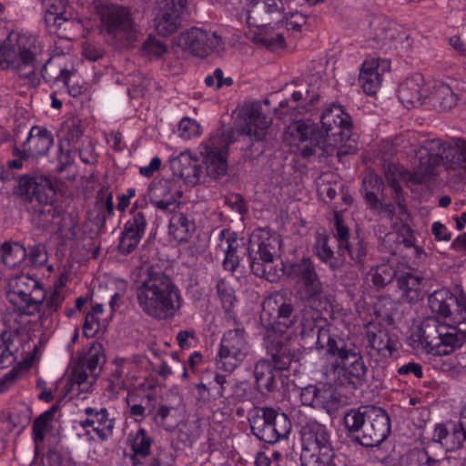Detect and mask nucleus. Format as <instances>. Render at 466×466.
Wrapping results in <instances>:
<instances>
[{"mask_svg":"<svg viewBox=\"0 0 466 466\" xmlns=\"http://www.w3.org/2000/svg\"><path fill=\"white\" fill-rule=\"evenodd\" d=\"M168 229L176 240L187 242L196 230V224L190 216L175 210L169 219Z\"/></svg>","mask_w":466,"mask_h":466,"instance_id":"32","label":"nucleus"},{"mask_svg":"<svg viewBox=\"0 0 466 466\" xmlns=\"http://www.w3.org/2000/svg\"><path fill=\"white\" fill-rule=\"evenodd\" d=\"M319 333V339L315 342L316 348L319 350H325L328 358H334L332 366L336 368L350 358H354L360 350L354 342L331 334L330 329H322Z\"/></svg>","mask_w":466,"mask_h":466,"instance_id":"16","label":"nucleus"},{"mask_svg":"<svg viewBox=\"0 0 466 466\" xmlns=\"http://www.w3.org/2000/svg\"><path fill=\"white\" fill-rule=\"evenodd\" d=\"M65 297L63 293L57 289H55L46 301V305L42 308L43 311L39 316V322L42 326L54 312L57 311L61 307Z\"/></svg>","mask_w":466,"mask_h":466,"instance_id":"49","label":"nucleus"},{"mask_svg":"<svg viewBox=\"0 0 466 466\" xmlns=\"http://www.w3.org/2000/svg\"><path fill=\"white\" fill-rule=\"evenodd\" d=\"M152 439L147 435L145 429L140 428L131 441V450L133 451L130 456L132 466L142 464L141 459H145L150 454Z\"/></svg>","mask_w":466,"mask_h":466,"instance_id":"37","label":"nucleus"},{"mask_svg":"<svg viewBox=\"0 0 466 466\" xmlns=\"http://www.w3.org/2000/svg\"><path fill=\"white\" fill-rule=\"evenodd\" d=\"M419 341L429 354L450 355L466 342V329L447 326L436 318H428L419 329Z\"/></svg>","mask_w":466,"mask_h":466,"instance_id":"6","label":"nucleus"},{"mask_svg":"<svg viewBox=\"0 0 466 466\" xmlns=\"http://www.w3.org/2000/svg\"><path fill=\"white\" fill-rule=\"evenodd\" d=\"M182 191L177 183L170 179H161L154 183L149 189L150 203L159 210L173 212L179 205Z\"/></svg>","mask_w":466,"mask_h":466,"instance_id":"20","label":"nucleus"},{"mask_svg":"<svg viewBox=\"0 0 466 466\" xmlns=\"http://www.w3.org/2000/svg\"><path fill=\"white\" fill-rule=\"evenodd\" d=\"M365 347L370 358L376 356L381 359L390 358L393 352L397 350L395 340L390 337L389 331L384 329H378L376 331L367 330Z\"/></svg>","mask_w":466,"mask_h":466,"instance_id":"25","label":"nucleus"},{"mask_svg":"<svg viewBox=\"0 0 466 466\" xmlns=\"http://www.w3.org/2000/svg\"><path fill=\"white\" fill-rule=\"evenodd\" d=\"M57 160L58 165L56 167V170L60 173L64 172L74 162L71 147H66L63 142H59L58 145Z\"/></svg>","mask_w":466,"mask_h":466,"instance_id":"62","label":"nucleus"},{"mask_svg":"<svg viewBox=\"0 0 466 466\" xmlns=\"http://www.w3.org/2000/svg\"><path fill=\"white\" fill-rule=\"evenodd\" d=\"M335 455H329L327 459L319 454L308 453V451H301L300 461L302 466H336L333 462Z\"/></svg>","mask_w":466,"mask_h":466,"instance_id":"58","label":"nucleus"},{"mask_svg":"<svg viewBox=\"0 0 466 466\" xmlns=\"http://www.w3.org/2000/svg\"><path fill=\"white\" fill-rule=\"evenodd\" d=\"M337 400L332 388L309 385L300 391V401L305 406L321 408L328 413L334 410V400Z\"/></svg>","mask_w":466,"mask_h":466,"instance_id":"26","label":"nucleus"},{"mask_svg":"<svg viewBox=\"0 0 466 466\" xmlns=\"http://www.w3.org/2000/svg\"><path fill=\"white\" fill-rule=\"evenodd\" d=\"M13 340L11 334L4 331L0 335V369L9 367L15 360L14 352L11 350Z\"/></svg>","mask_w":466,"mask_h":466,"instance_id":"50","label":"nucleus"},{"mask_svg":"<svg viewBox=\"0 0 466 466\" xmlns=\"http://www.w3.org/2000/svg\"><path fill=\"white\" fill-rule=\"evenodd\" d=\"M281 0H250L248 9V22L250 25L262 27L282 15Z\"/></svg>","mask_w":466,"mask_h":466,"instance_id":"21","label":"nucleus"},{"mask_svg":"<svg viewBox=\"0 0 466 466\" xmlns=\"http://www.w3.org/2000/svg\"><path fill=\"white\" fill-rule=\"evenodd\" d=\"M369 275L371 282L377 289H382L391 283L394 279L397 280L398 288L403 294L401 298L409 303L419 301L421 299L420 283L421 279L410 272L397 275V271L390 264H381L371 268Z\"/></svg>","mask_w":466,"mask_h":466,"instance_id":"13","label":"nucleus"},{"mask_svg":"<svg viewBox=\"0 0 466 466\" xmlns=\"http://www.w3.org/2000/svg\"><path fill=\"white\" fill-rule=\"evenodd\" d=\"M359 84L368 95H375L381 84V76L378 72L375 60L365 61L359 76Z\"/></svg>","mask_w":466,"mask_h":466,"instance_id":"36","label":"nucleus"},{"mask_svg":"<svg viewBox=\"0 0 466 466\" xmlns=\"http://www.w3.org/2000/svg\"><path fill=\"white\" fill-rule=\"evenodd\" d=\"M303 448L302 451L319 454L327 459L335 455L329 431L325 425L316 420L308 421L301 429Z\"/></svg>","mask_w":466,"mask_h":466,"instance_id":"17","label":"nucleus"},{"mask_svg":"<svg viewBox=\"0 0 466 466\" xmlns=\"http://www.w3.org/2000/svg\"><path fill=\"white\" fill-rule=\"evenodd\" d=\"M54 144V137L46 128L35 126L31 128L28 137L23 143L25 150L32 157L46 155Z\"/></svg>","mask_w":466,"mask_h":466,"instance_id":"27","label":"nucleus"},{"mask_svg":"<svg viewBox=\"0 0 466 466\" xmlns=\"http://www.w3.org/2000/svg\"><path fill=\"white\" fill-rule=\"evenodd\" d=\"M128 84L131 86V88H128L129 93L133 92L134 96H143L146 91L151 87L153 81L142 75H136L130 76Z\"/></svg>","mask_w":466,"mask_h":466,"instance_id":"59","label":"nucleus"},{"mask_svg":"<svg viewBox=\"0 0 466 466\" xmlns=\"http://www.w3.org/2000/svg\"><path fill=\"white\" fill-rule=\"evenodd\" d=\"M248 421L253 435L269 444L287 439L292 429L287 414L272 407L255 408Z\"/></svg>","mask_w":466,"mask_h":466,"instance_id":"9","label":"nucleus"},{"mask_svg":"<svg viewBox=\"0 0 466 466\" xmlns=\"http://www.w3.org/2000/svg\"><path fill=\"white\" fill-rule=\"evenodd\" d=\"M244 329H229L224 333L216 356L218 369L232 373L246 359L249 346Z\"/></svg>","mask_w":466,"mask_h":466,"instance_id":"12","label":"nucleus"},{"mask_svg":"<svg viewBox=\"0 0 466 466\" xmlns=\"http://www.w3.org/2000/svg\"><path fill=\"white\" fill-rule=\"evenodd\" d=\"M272 122L271 117L262 112L260 105H253L248 113L244 131L252 141L249 150L252 155L260 156L266 149L267 130Z\"/></svg>","mask_w":466,"mask_h":466,"instance_id":"19","label":"nucleus"},{"mask_svg":"<svg viewBox=\"0 0 466 466\" xmlns=\"http://www.w3.org/2000/svg\"><path fill=\"white\" fill-rule=\"evenodd\" d=\"M279 244L278 238L265 237L261 233H252L247 248L248 259L253 274L273 282L276 275L272 263L276 254L275 245Z\"/></svg>","mask_w":466,"mask_h":466,"instance_id":"10","label":"nucleus"},{"mask_svg":"<svg viewBox=\"0 0 466 466\" xmlns=\"http://www.w3.org/2000/svg\"><path fill=\"white\" fill-rule=\"evenodd\" d=\"M83 137V129L77 121H72L71 125H67L64 130L63 138L60 142H63L66 147H72L80 140Z\"/></svg>","mask_w":466,"mask_h":466,"instance_id":"57","label":"nucleus"},{"mask_svg":"<svg viewBox=\"0 0 466 466\" xmlns=\"http://www.w3.org/2000/svg\"><path fill=\"white\" fill-rule=\"evenodd\" d=\"M92 9L104 32L120 46H129L137 40L138 30L129 6L108 0H94Z\"/></svg>","mask_w":466,"mask_h":466,"instance_id":"5","label":"nucleus"},{"mask_svg":"<svg viewBox=\"0 0 466 466\" xmlns=\"http://www.w3.org/2000/svg\"><path fill=\"white\" fill-rule=\"evenodd\" d=\"M433 100L435 106L443 111L453 108L457 104V96L450 86L440 83L434 86Z\"/></svg>","mask_w":466,"mask_h":466,"instance_id":"43","label":"nucleus"},{"mask_svg":"<svg viewBox=\"0 0 466 466\" xmlns=\"http://www.w3.org/2000/svg\"><path fill=\"white\" fill-rule=\"evenodd\" d=\"M57 9V6L52 5L50 8L46 10L44 17L46 26L55 25L57 28H61L64 24L68 23L70 21L72 23H79L78 20L66 16V13L58 12Z\"/></svg>","mask_w":466,"mask_h":466,"instance_id":"54","label":"nucleus"},{"mask_svg":"<svg viewBox=\"0 0 466 466\" xmlns=\"http://www.w3.org/2000/svg\"><path fill=\"white\" fill-rule=\"evenodd\" d=\"M156 9L157 14L154 23L157 34L162 36H168L177 32L186 12L157 5Z\"/></svg>","mask_w":466,"mask_h":466,"instance_id":"28","label":"nucleus"},{"mask_svg":"<svg viewBox=\"0 0 466 466\" xmlns=\"http://www.w3.org/2000/svg\"><path fill=\"white\" fill-rule=\"evenodd\" d=\"M221 44V38L215 33L197 27L181 34L179 45L195 56L204 58Z\"/></svg>","mask_w":466,"mask_h":466,"instance_id":"18","label":"nucleus"},{"mask_svg":"<svg viewBox=\"0 0 466 466\" xmlns=\"http://www.w3.org/2000/svg\"><path fill=\"white\" fill-rule=\"evenodd\" d=\"M85 413L91 417L95 425V432L98 435V437L102 440H106L108 434H111L114 429V420L108 419V412L106 408H102L100 410H96L94 408L88 407L85 409Z\"/></svg>","mask_w":466,"mask_h":466,"instance_id":"38","label":"nucleus"},{"mask_svg":"<svg viewBox=\"0 0 466 466\" xmlns=\"http://www.w3.org/2000/svg\"><path fill=\"white\" fill-rule=\"evenodd\" d=\"M77 361L82 362L83 366L87 368L92 375L91 383H95L100 375L102 365L106 362L103 345L100 342L94 341L89 347L87 353L84 356H80Z\"/></svg>","mask_w":466,"mask_h":466,"instance_id":"33","label":"nucleus"},{"mask_svg":"<svg viewBox=\"0 0 466 466\" xmlns=\"http://www.w3.org/2000/svg\"><path fill=\"white\" fill-rule=\"evenodd\" d=\"M343 423L351 442L365 448L380 446L390 433V416L374 405L347 410Z\"/></svg>","mask_w":466,"mask_h":466,"instance_id":"4","label":"nucleus"},{"mask_svg":"<svg viewBox=\"0 0 466 466\" xmlns=\"http://www.w3.org/2000/svg\"><path fill=\"white\" fill-rule=\"evenodd\" d=\"M419 164L408 172V180L414 184H425L439 174L441 166L455 175L466 173V140L458 139L455 145L441 139L428 140L418 150Z\"/></svg>","mask_w":466,"mask_h":466,"instance_id":"2","label":"nucleus"},{"mask_svg":"<svg viewBox=\"0 0 466 466\" xmlns=\"http://www.w3.org/2000/svg\"><path fill=\"white\" fill-rule=\"evenodd\" d=\"M233 131L218 130L205 144L201 153L227 156L228 147L234 141L231 137Z\"/></svg>","mask_w":466,"mask_h":466,"instance_id":"39","label":"nucleus"},{"mask_svg":"<svg viewBox=\"0 0 466 466\" xmlns=\"http://www.w3.org/2000/svg\"><path fill=\"white\" fill-rule=\"evenodd\" d=\"M271 355V365L276 371L289 370L291 362L295 359V351L281 340H273L269 348Z\"/></svg>","mask_w":466,"mask_h":466,"instance_id":"35","label":"nucleus"},{"mask_svg":"<svg viewBox=\"0 0 466 466\" xmlns=\"http://www.w3.org/2000/svg\"><path fill=\"white\" fill-rule=\"evenodd\" d=\"M337 121L342 127H352L351 118L341 106L333 105L327 108L321 115L320 122L322 127H330V123Z\"/></svg>","mask_w":466,"mask_h":466,"instance_id":"45","label":"nucleus"},{"mask_svg":"<svg viewBox=\"0 0 466 466\" xmlns=\"http://www.w3.org/2000/svg\"><path fill=\"white\" fill-rule=\"evenodd\" d=\"M142 238L140 235L123 228L117 246L118 252L124 256L131 254L137 248Z\"/></svg>","mask_w":466,"mask_h":466,"instance_id":"51","label":"nucleus"},{"mask_svg":"<svg viewBox=\"0 0 466 466\" xmlns=\"http://www.w3.org/2000/svg\"><path fill=\"white\" fill-rule=\"evenodd\" d=\"M8 47L12 61L13 71L23 78L35 77L36 65V38L27 34H10Z\"/></svg>","mask_w":466,"mask_h":466,"instance_id":"11","label":"nucleus"},{"mask_svg":"<svg viewBox=\"0 0 466 466\" xmlns=\"http://www.w3.org/2000/svg\"><path fill=\"white\" fill-rule=\"evenodd\" d=\"M299 326L301 328L300 336L305 339L314 337L316 340L319 339V331L322 329H329L326 323V319L321 318V313L313 308H304L301 310V319Z\"/></svg>","mask_w":466,"mask_h":466,"instance_id":"30","label":"nucleus"},{"mask_svg":"<svg viewBox=\"0 0 466 466\" xmlns=\"http://www.w3.org/2000/svg\"><path fill=\"white\" fill-rule=\"evenodd\" d=\"M334 237L338 241V249L343 253V248H348L350 234L349 227L344 223L342 215L339 211L334 212Z\"/></svg>","mask_w":466,"mask_h":466,"instance_id":"47","label":"nucleus"},{"mask_svg":"<svg viewBox=\"0 0 466 466\" xmlns=\"http://www.w3.org/2000/svg\"><path fill=\"white\" fill-rule=\"evenodd\" d=\"M170 167L174 176L183 179L189 186L197 185L203 173V168L198 163V159L194 158L187 151L182 152L171 159Z\"/></svg>","mask_w":466,"mask_h":466,"instance_id":"24","label":"nucleus"},{"mask_svg":"<svg viewBox=\"0 0 466 466\" xmlns=\"http://www.w3.org/2000/svg\"><path fill=\"white\" fill-rule=\"evenodd\" d=\"M464 441H466L465 425L464 422L460 421L459 425H454L452 431L449 432L442 447L446 451H453L461 448Z\"/></svg>","mask_w":466,"mask_h":466,"instance_id":"48","label":"nucleus"},{"mask_svg":"<svg viewBox=\"0 0 466 466\" xmlns=\"http://www.w3.org/2000/svg\"><path fill=\"white\" fill-rule=\"evenodd\" d=\"M135 294L141 310L156 319L173 318L182 306L179 289L157 263L141 268Z\"/></svg>","mask_w":466,"mask_h":466,"instance_id":"1","label":"nucleus"},{"mask_svg":"<svg viewBox=\"0 0 466 466\" xmlns=\"http://www.w3.org/2000/svg\"><path fill=\"white\" fill-rule=\"evenodd\" d=\"M386 238L388 240H393L398 243H403L407 248H410L415 244L413 230L407 224L401 225L398 232L388 233L386 235Z\"/></svg>","mask_w":466,"mask_h":466,"instance_id":"56","label":"nucleus"},{"mask_svg":"<svg viewBox=\"0 0 466 466\" xmlns=\"http://www.w3.org/2000/svg\"><path fill=\"white\" fill-rule=\"evenodd\" d=\"M283 383L282 376L273 370L269 375L263 378L261 381L257 384V389L261 393L266 392H274L279 390V384Z\"/></svg>","mask_w":466,"mask_h":466,"instance_id":"60","label":"nucleus"},{"mask_svg":"<svg viewBox=\"0 0 466 466\" xmlns=\"http://www.w3.org/2000/svg\"><path fill=\"white\" fill-rule=\"evenodd\" d=\"M337 369L341 384H348L354 390L362 387L367 381L368 368L360 350L354 358H350Z\"/></svg>","mask_w":466,"mask_h":466,"instance_id":"23","label":"nucleus"},{"mask_svg":"<svg viewBox=\"0 0 466 466\" xmlns=\"http://www.w3.org/2000/svg\"><path fill=\"white\" fill-rule=\"evenodd\" d=\"M205 84L208 87H215V89H219L224 86H232L233 79L231 77H224L222 69L216 68L212 75L206 76Z\"/></svg>","mask_w":466,"mask_h":466,"instance_id":"61","label":"nucleus"},{"mask_svg":"<svg viewBox=\"0 0 466 466\" xmlns=\"http://www.w3.org/2000/svg\"><path fill=\"white\" fill-rule=\"evenodd\" d=\"M46 292L40 281L26 274L15 275L8 281L6 299L19 316L41 313Z\"/></svg>","mask_w":466,"mask_h":466,"instance_id":"7","label":"nucleus"},{"mask_svg":"<svg viewBox=\"0 0 466 466\" xmlns=\"http://www.w3.org/2000/svg\"><path fill=\"white\" fill-rule=\"evenodd\" d=\"M206 172L213 179H219L227 174V156L201 153Z\"/></svg>","mask_w":466,"mask_h":466,"instance_id":"41","label":"nucleus"},{"mask_svg":"<svg viewBox=\"0 0 466 466\" xmlns=\"http://www.w3.org/2000/svg\"><path fill=\"white\" fill-rule=\"evenodd\" d=\"M57 189V181H53L48 177L24 175L19 177L14 194L19 197L24 203H33L35 200L41 205L47 206V208L41 211V213L51 215L52 218L49 221L58 225L59 229L63 230L66 224H61L62 213L53 207Z\"/></svg>","mask_w":466,"mask_h":466,"instance_id":"8","label":"nucleus"},{"mask_svg":"<svg viewBox=\"0 0 466 466\" xmlns=\"http://www.w3.org/2000/svg\"><path fill=\"white\" fill-rule=\"evenodd\" d=\"M347 253L355 264L363 268L368 254V244L360 237L353 238L348 243V248H343V255Z\"/></svg>","mask_w":466,"mask_h":466,"instance_id":"46","label":"nucleus"},{"mask_svg":"<svg viewBox=\"0 0 466 466\" xmlns=\"http://www.w3.org/2000/svg\"><path fill=\"white\" fill-rule=\"evenodd\" d=\"M71 380L81 387L82 391H88L89 389L93 386L94 383L92 381V375L88 371L87 368L83 366L82 362L76 361L72 373H71Z\"/></svg>","mask_w":466,"mask_h":466,"instance_id":"52","label":"nucleus"},{"mask_svg":"<svg viewBox=\"0 0 466 466\" xmlns=\"http://www.w3.org/2000/svg\"><path fill=\"white\" fill-rule=\"evenodd\" d=\"M29 259L33 265L43 267L48 259L46 247L42 244L33 246L30 248Z\"/></svg>","mask_w":466,"mask_h":466,"instance_id":"64","label":"nucleus"},{"mask_svg":"<svg viewBox=\"0 0 466 466\" xmlns=\"http://www.w3.org/2000/svg\"><path fill=\"white\" fill-rule=\"evenodd\" d=\"M429 305L432 312L441 317H450L457 311L461 319L466 318V299L457 298L449 289H441L430 295Z\"/></svg>","mask_w":466,"mask_h":466,"instance_id":"22","label":"nucleus"},{"mask_svg":"<svg viewBox=\"0 0 466 466\" xmlns=\"http://www.w3.org/2000/svg\"><path fill=\"white\" fill-rule=\"evenodd\" d=\"M422 82L421 75L417 74L400 84L398 89V96L400 102L406 107L421 105Z\"/></svg>","mask_w":466,"mask_h":466,"instance_id":"31","label":"nucleus"},{"mask_svg":"<svg viewBox=\"0 0 466 466\" xmlns=\"http://www.w3.org/2000/svg\"><path fill=\"white\" fill-rule=\"evenodd\" d=\"M312 250L319 260L332 271L341 268L344 265L343 253L338 250V256H335L329 245V237L326 234L317 233Z\"/></svg>","mask_w":466,"mask_h":466,"instance_id":"29","label":"nucleus"},{"mask_svg":"<svg viewBox=\"0 0 466 466\" xmlns=\"http://www.w3.org/2000/svg\"><path fill=\"white\" fill-rule=\"evenodd\" d=\"M2 258L5 264L15 267L27 257L26 249L19 242L5 241L1 246Z\"/></svg>","mask_w":466,"mask_h":466,"instance_id":"42","label":"nucleus"},{"mask_svg":"<svg viewBox=\"0 0 466 466\" xmlns=\"http://www.w3.org/2000/svg\"><path fill=\"white\" fill-rule=\"evenodd\" d=\"M261 319L267 320L268 325L279 327L283 332L294 326L298 315L293 304L287 300L280 293H273L267 297L262 303Z\"/></svg>","mask_w":466,"mask_h":466,"instance_id":"15","label":"nucleus"},{"mask_svg":"<svg viewBox=\"0 0 466 466\" xmlns=\"http://www.w3.org/2000/svg\"><path fill=\"white\" fill-rule=\"evenodd\" d=\"M130 215L131 218L125 223L124 228L143 237L147 225L146 216L141 211H136L135 207L132 208Z\"/></svg>","mask_w":466,"mask_h":466,"instance_id":"53","label":"nucleus"},{"mask_svg":"<svg viewBox=\"0 0 466 466\" xmlns=\"http://www.w3.org/2000/svg\"><path fill=\"white\" fill-rule=\"evenodd\" d=\"M233 387H238V382L232 380L229 375L218 372L214 374L213 381L210 382V389L217 398L228 399L233 397Z\"/></svg>","mask_w":466,"mask_h":466,"instance_id":"44","label":"nucleus"},{"mask_svg":"<svg viewBox=\"0 0 466 466\" xmlns=\"http://www.w3.org/2000/svg\"><path fill=\"white\" fill-rule=\"evenodd\" d=\"M142 50L147 56L158 58L166 52V47L158 40L148 37L144 42Z\"/></svg>","mask_w":466,"mask_h":466,"instance_id":"63","label":"nucleus"},{"mask_svg":"<svg viewBox=\"0 0 466 466\" xmlns=\"http://www.w3.org/2000/svg\"><path fill=\"white\" fill-rule=\"evenodd\" d=\"M58 403L54 404L46 411L39 415L33 422L32 435L35 444V450H37L39 443L43 442L45 439L46 431L48 429L52 422L55 414L58 410Z\"/></svg>","mask_w":466,"mask_h":466,"instance_id":"40","label":"nucleus"},{"mask_svg":"<svg viewBox=\"0 0 466 466\" xmlns=\"http://www.w3.org/2000/svg\"><path fill=\"white\" fill-rule=\"evenodd\" d=\"M291 135L306 144L301 147V156L325 158L332 155L335 147L339 145L338 156L355 153L357 147L347 143L351 141L352 127H342L337 121L330 123V127L319 129L318 125L309 121H295L289 126Z\"/></svg>","mask_w":466,"mask_h":466,"instance_id":"3","label":"nucleus"},{"mask_svg":"<svg viewBox=\"0 0 466 466\" xmlns=\"http://www.w3.org/2000/svg\"><path fill=\"white\" fill-rule=\"evenodd\" d=\"M383 189L384 184L380 177L372 172L365 175L362 179L360 192L370 209H379L380 199L378 194L382 193Z\"/></svg>","mask_w":466,"mask_h":466,"instance_id":"34","label":"nucleus"},{"mask_svg":"<svg viewBox=\"0 0 466 466\" xmlns=\"http://www.w3.org/2000/svg\"><path fill=\"white\" fill-rule=\"evenodd\" d=\"M283 270L288 278L300 285L304 299H318L324 292L323 284L310 258L304 257L298 262L286 265Z\"/></svg>","mask_w":466,"mask_h":466,"instance_id":"14","label":"nucleus"},{"mask_svg":"<svg viewBox=\"0 0 466 466\" xmlns=\"http://www.w3.org/2000/svg\"><path fill=\"white\" fill-rule=\"evenodd\" d=\"M177 133L181 138L187 140L199 136L201 127L197 121L189 117H184L179 122Z\"/></svg>","mask_w":466,"mask_h":466,"instance_id":"55","label":"nucleus"}]
</instances>
